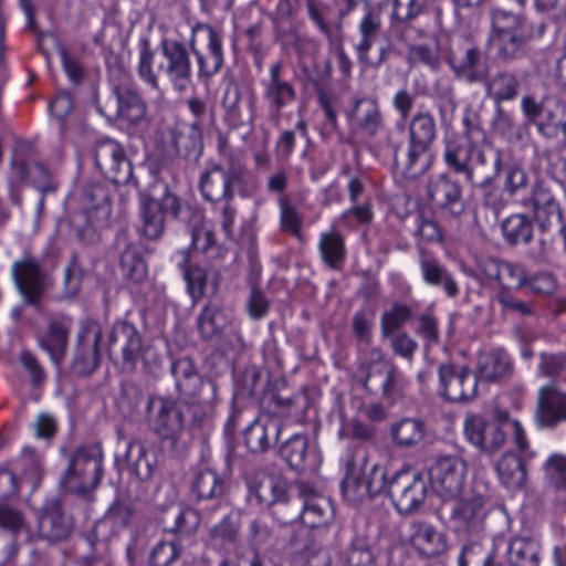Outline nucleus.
<instances>
[{
  "instance_id": "473e14b6",
  "label": "nucleus",
  "mask_w": 566,
  "mask_h": 566,
  "mask_svg": "<svg viewBox=\"0 0 566 566\" xmlns=\"http://www.w3.org/2000/svg\"><path fill=\"white\" fill-rule=\"evenodd\" d=\"M410 544L419 555L428 558L437 557L447 549L446 536L424 521L411 524Z\"/></svg>"
},
{
  "instance_id": "69168bd1",
  "label": "nucleus",
  "mask_w": 566,
  "mask_h": 566,
  "mask_svg": "<svg viewBox=\"0 0 566 566\" xmlns=\"http://www.w3.org/2000/svg\"><path fill=\"white\" fill-rule=\"evenodd\" d=\"M526 32V22L520 12L492 11V33Z\"/></svg>"
},
{
  "instance_id": "cd10ccee",
  "label": "nucleus",
  "mask_w": 566,
  "mask_h": 566,
  "mask_svg": "<svg viewBox=\"0 0 566 566\" xmlns=\"http://www.w3.org/2000/svg\"><path fill=\"white\" fill-rule=\"evenodd\" d=\"M38 527L42 538L54 543L69 537L73 530V522L63 511L59 500L53 499L42 507Z\"/></svg>"
},
{
  "instance_id": "ddd939ff",
  "label": "nucleus",
  "mask_w": 566,
  "mask_h": 566,
  "mask_svg": "<svg viewBox=\"0 0 566 566\" xmlns=\"http://www.w3.org/2000/svg\"><path fill=\"white\" fill-rule=\"evenodd\" d=\"M12 276L25 303L35 308L41 305L44 294L53 284L51 276L42 269L40 262L30 256L13 263Z\"/></svg>"
},
{
  "instance_id": "2f4dec72",
  "label": "nucleus",
  "mask_w": 566,
  "mask_h": 566,
  "mask_svg": "<svg viewBox=\"0 0 566 566\" xmlns=\"http://www.w3.org/2000/svg\"><path fill=\"white\" fill-rule=\"evenodd\" d=\"M356 130L368 137H375L384 125V116L379 103L371 97L357 98L353 109L347 114Z\"/></svg>"
},
{
  "instance_id": "6e6d98bb",
  "label": "nucleus",
  "mask_w": 566,
  "mask_h": 566,
  "mask_svg": "<svg viewBox=\"0 0 566 566\" xmlns=\"http://www.w3.org/2000/svg\"><path fill=\"white\" fill-rule=\"evenodd\" d=\"M307 450V437L295 433L280 446L279 454L292 469L298 471L304 469Z\"/></svg>"
},
{
  "instance_id": "09e8293b",
  "label": "nucleus",
  "mask_w": 566,
  "mask_h": 566,
  "mask_svg": "<svg viewBox=\"0 0 566 566\" xmlns=\"http://www.w3.org/2000/svg\"><path fill=\"white\" fill-rule=\"evenodd\" d=\"M81 201L83 210L97 213L98 219H109L112 201L108 188L103 184H87L82 190Z\"/></svg>"
},
{
  "instance_id": "c03bdc74",
  "label": "nucleus",
  "mask_w": 566,
  "mask_h": 566,
  "mask_svg": "<svg viewBox=\"0 0 566 566\" xmlns=\"http://www.w3.org/2000/svg\"><path fill=\"white\" fill-rule=\"evenodd\" d=\"M228 325V317L221 305L209 302L197 317V328L202 339L221 337Z\"/></svg>"
},
{
  "instance_id": "1a4fd4ad",
  "label": "nucleus",
  "mask_w": 566,
  "mask_h": 566,
  "mask_svg": "<svg viewBox=\"0 0 566 566\" xmlns=\"http://www.w3.org/2000/svg\"><path fill=\"white\" fill-rule=\"evenodd\" d=\"M263 99L268 104L269 120L279 127L282 109L296 99V88L286 78V66L281 60L271 64L268 76L262 81Z\"/></svg>"
},
{
  "instance_id": "2eb2a0df",
  "label": "nucleus",
  "mask_w": 566,
  "mask_h": 566,
  "mask_svg": "<svg viewBox=\"0 0 566 566\" xmlns=\"http://www.w3.org/2000/svg\"><path fill=\"white\" fill-rule=\"evenodd\" d=\"M103 328L99 322L86 317L80 323L73 369L82 376L92 375L101 365L99 343Z\"/></svg>"
},
{
  "instance_id": "6ab92c4d",
  "label": "nucleus",
  "mask_w": 566,
  "mask_h": 566,
  "mask_svg": "<svg viewBox=\"0 0 566 566\" xmlns=\"http://www.w3.org/2000/svg\"><path fill=\"white\" fill-rule=\"evenodd\" d=\"M160 50L165 63H161L159 69L166 74L176 91L185 92L192 77V64L188 49L179 41L164 39Z\"/></svg>"
},
{
  "instance_id": "f3484780",
  "label": "nucleus",
  "mask_w": 566,
  "mask_h": 566,
  "mask_svg": "<svg viewBox=\"0 0 566 566\" xmlns=\"http://www.w3.org/2000/svg\"><path fill=\"white\" fill-rule=\"evenodd\" d=\"M427 491L426 481L419 474L409 471L397 472L388 485L394 506L401 514L418 511L426 501Z\"/></svg>"
},
{
  "instance_id": "4c0bfd02",
  "label": "nucleus",
  "mask_w": 566,
  "mask_h": 566,
  "mask_svg": "<svg viewBox=\"0 0 566 566\" xmlns=\"http://www.w3.org/2000/svg\"><path fill=\"white\" fill-rule=\"evenodd\" d=\"M171 374L177 390L185 397L197 395L207 381H212L200 376L193 360L188 356L179 357L171 363Z\"/></svg>"
},
{
  "instance_id": "4468645a",
  "label": "nucleus",
  "mask_w": 566,
  "mask_h": 566,
  "mask_svg": "<svg viewBox=\"0 0 566 566\" xmlns=\"http://www.w3.org/2000/svg\"><path fill=\"white\" fill-rule=\"evenodd\" d=\"M439 392L451 402H469L478 396L479 377L462 365L444 363L438 368Z\"/></svg>"
},
{
  "instance_id": "bb28decb",
  "label": "nucleus",
  "mask_w": 566,
  "mask_h": 566,
  "mask_svg": "<svg viewBox=\"0 0 566 566\" xmlns=\"http://www.w3.org/2000/svg\"><path fill=\"white\" fill-rule=\"evenodd\" d=\"M300 496L302 497V511H298V517L311 528L326 525L334 516V509L331 501L315 492L305 483L297 485ZM298 507L300 505L296 504Z\"/></svg>"
},
{
  "instance_id": "bf43d9fd",
  "label": "nucleus",
  "mask_w": 566,
  "mask_h": 566,
  "mask_svg": "<svg viewBox=\"0 0 566 566\" xmlns=\"http://www.w3.org/2000/svg\"><path fill=\"white\" fill-rule=\"evenodd\" d=\"M473 144L474 142H449L443 154L446 165L454 172L467 177Z\"/></svg>"
},
{
  "instance_id": "dca6fc26",
  "label": "nucleus",
  "mask_w": 566,
  "mask_h": 566,
  "mask_svg": "<svg viewBox=\"0 0 566 566\" xmlns=\"http://www.w3.org/2000/svg\"><path fill=\"white\" fill-rule=\"evenodd\" d=\"M190 49L198 61L199 73L205 76L217 74L223 65V52L220 34L208 24L192 28Z\"/></svg>"
},
{
  "instance_id": "9d476101",
  "label": "nucleus",
  "mask_w": 566,
  "mask_h": 566,
  "mask_svg": "<svg viewBox=\"0 0 566 566\" xmlns=\"http://www.w3.org/2000/svg\"><path fill=\"white\" fill-rule=\"evenodd\" d=\"M467 474V462L458 455L440 457L429 470L432 489L443 503L465 493Z\"/></svg>"
},
{
  "instance_id": "7ed1b4c3",
  "label": "nucleus",
  "mask_w": 566,
  "mask_h": 566,
  "mask_svg": "<svg viewBox=\"0 0 566 566\" xmlns=\"http://www.w3.org/2000/svg\"><path fill=\"white\" fill-rule=\"evenodd\" d=\"M140 234L158 240L165 232L166 218L179 219L182 201L167 184H154L149 191L138 193Z\"/></svg>"
},
{
  "instance_id": "338daca9",
  "label": "nucleus",
  "mask_w": 566,
  "mask_h": 566,
  "mask_svg": "<svg viewBox=\"0 0 566 566\" xmlns=\"http://www.w3.org/2000/svg\"><path fill=\"white\" fill-rule=\"evenodd\" d=\"M184 552V545L179 538L163 541L151 551L149 557L150 566H170Z\"/></svg>"
},
{
  "instance_id": "4be33fe9",
  "label": "nucleus",
  "mask_w": 566,
  "mask_h": 566,
  "mask_svg": "<svg viewBox=\"0 0 566 566\" xmlns=\"http://www.w3.org/2000/svg\"><path fill=\"white\" fill-rule=\"evenodd\" d=\"M116 104L99 103L98 109L107 118H123L133 124L146 116V104L138 92L128 83L122 82L113 87Z\"/></svg>"
},
{
  "instance_id": "603ef678",
  "label": "nucleus",
  "mask_w": 566,
  "mask_h": 566,
  "mask_svg": "<svg viewBox=\"0 0 566 566\" xmlns=\"http://www.w3.org/2000/svg\"><path fill=\"white\" fill-rule=\"evenodd\" d=\"M217 392V384L214 381H207L197 395L188 396L193 399L189 408L192 421L196 424H202L213 416L218 399Z\"/></svg>"
},
{
  "instance_id": "e433bc0d",
  "label": "nucleus",
  "mask_w": 566,
  "mask_h": 566,
  "mask_svg": "<svg viewBox=\"0 0 566 566\" xmlns=\"http://www.w3.org/2000/svg\"><path fill=\"white\" fill-rule=\"evenodd\" d=\"M184 277L193 303H198L208 293L216 294L220 285L219 271L208 270L200 265H188L185 269Z\"/></svg>"
},
{
  "instance_id": "5701e85b",
  "label": "nucleus",
  "mask_w": 566,
  "mask_h": 566,
  "mask_svg": "<svg viewBox=\"0 0 566 566\" xmlns=\"http://www.w3.org/2000/svg\"><path fill=\"white\" fill-rule=\"evenodd\" d=\"M533 211L535 221L542 230L562 221V208L552 187L544 181L533 185L530 195L523 201Z\"/></svg>"
},
{
  "instance_id": "9b49d317",
  "label": "nucleus",
  "mask_w": 566,
  "mask_h": 566,
  "mask_svg": "<svg viewBox=\"0 0 566 566\" xmlns=\"http://www.w3.org/2000/svg\"><path fill=\"white\" fill-rule=\"evenodd\" d=\"M245 176L244 167L231 161L228 165H213L203 172L199 180L202 198L212 203L233 200L234 185L241 184Z\"/></svg>"
},
{
  "instance_id": "393cba45",
  "label": "nucleus",
  "mask_w": 566,
  "mask_h": 566,
  "mask_svg": "<svg viewBox=\"0 0 566 566\" xmlns=\"http://www.w3.org/2000/svg\"><path fill=\"white\" fill-rule=\"evenodd\" d=\"M463 428L467 439L485 452H494L505 442L506 434L503 428L479 415H468Z\"/></svg>"
},
{
  "instance_id": "3c124183",
  "label": "nucleus",
  "mask_w": 566,
  "mask_h": 566,
  "mask_svg": "<svg viewBox=\"0 0 566 566\" xmlns=\"http://www.w3.org/2000/svg\"><path fill=\"white\" fill-rule=\"evenodd\" d=\"M506 553L511 566H538L539 564V544L532 537L512 538Z\"/></svg>"
},
{
  "instance_id": "a878e982",
  "label": "nucleus",
  "mask_w": 566,
  "mask_h": 566,
  "mask_svg": "<svg viewBox=\"0 0 566 566\" xmlns=\"http://www.w3.org/2000/svg\"><path fill=\"white\" fill-rule=\"evenodd\" d=\"M282 430L280 418L262 415L245 429L244 443L250 452L264 453L279 441Z\"/></svg>"
},
{
  "instance_id": "a19ab883",
  "label": "nucleus",
  "mask_w": 566,
  "mask_h": 566,
  "mask_svg": "<svg viewBox=\"0 0 566 566\" xmlns=\"http://www.w3.org/2000/svg\"><path fill=\"white\" fill-rule=\"evenodd\" d=\"M483 83L485 84L486 95L492 98L496 105L515 99L521 87L518 76L506 70L496 72L493 76H489Z\"/></svg>"
},
{
  "instance_id": "72a5a7b5",
  "label": "nucleus",
  "mask_w": 566,
  "mask_h": 566,
  "mask_svg": "<svg viewBox=\"0 0 566 566\" xmlns=\"http://www.w3.org/2000/svg\"><path fill=\"white\" fill-rule=\"evenodd\" d=\"M418 255L423 281L428 285L442 287L449 297H455L459 293L458 284L439 260L420 245Z\"/></svg>"
},
{
  "instance_id": "864d4df0",
  "label": "nucleus",
  "mask_w": 566,
  "mask_h": 566,
  "mask_svg": "<svg viewBox=\"0 0 566 566\" xmlns=\"http://www.w3.org/2000/svg\"><path fill=\"white\" fill-rule=\"evenodd\" d=\"M528 40L526 32L492 33L491 41L496 48V56L505 62L516 60Z\"/></svg>"
},
{
  "instance_id": "aec40b11",
  "label": "nucleus",
  "mask_w": 566,
  "mask_h": 566,
  "mask_svg": "<svg viewBox=\"0 0 566 566\" xmlns=\"http://www.w3.org/2000/svg\"><path fill=\"white\" fill-rule=\"evenodd\" d=\"M501 168L500 149L494 147L486 136H482L480 142H474L465 180L471 185L479 181H495Z\"/></svg>"
},
{
  "instance_id": "423d86ee",
  "label": "nucleus",
  "mask_w": 566,
  "mask_h": 566,
  "mask_svg": "<svg viewBox=\"0 0 566 566\" xmlns=\"http://www.w3.org/2000/svg\"><path fill=\"white\" fill-rule=\"evenodd\" d=\"M442 511L448 514V523L458 535H474L483 530L486 510L481 494L465 492L444 502Z\"/></svg>"
},
{
  "instance_id": "c9c22d12",
  "label": "nucleus",
  "mask_w": 566,
  "mask_h": 566,
  "mask_svg": "<svg viewBox=\"0 0 566 566\" xmlns=\"http://www.w3.org/2000/svg\"><path fill=\"white\" fill-rule=\"evenodd\" d=\"M223 106L237 125L253 124L255 118V97L252 93H244L238 85H231L226 90Z\"/></svg>"
},
{
  "instance_id": "5fc2aeb1",
  "label": "nucleus",
  "mask_w": 566,
  "mask_h": 566,
  "mask_svg": "<svg viewBox=\"0 0 566 566\" xmlns=\"http://www.w3.org/2000/svg\"><path fill=\"white\" fill-rule=\"evenodd\" d=\"M191 490L198 500H213L223 494L224 484L214 470L200 469L195 474Z\"/></svg>"
},
{
  "instance_id": "8fccbe9b",
  "label": "nucleus",
  "mask_w": 566,
  "mask_h": 566,
  "mask_svg": "<svg viewBox=\"0 0 566 566\" xmlns=\"http://www.w3.org/2000/svg\"><path fill=\"white\" fill-rule=\"evenodd\" d=\"M318 249L324 263L333 270H339L346 259L344 237L335 229L321 234Z\"/></svg>"
},
{
  "instance_id": "412c9836",
  "label": "nucleus",
  "mask_w": 566,
  "mask_h": 566,
  "mask_svg": "<svg viewBox=\"0 0 566 566\" xmlns=\"http://www.w3.org/2000/svg\"><path fill=\"white\" fill-rule=\"evenodd\" d=\"M377 361L368 367L363 385L373 395H379L384 400L394 403L402 397V387L398 380L397 368L381 358L376 352Z\"/></svg>"
},
{
  "instance_id": "0e129e2a",
  "label": "nucleus",
  "mask_w": 566,
  "mask_h": 566,
  "mask_svg": "<svg viewBox=\"0 0 566 566\" xmlns=\"http://www.w3.org/2000/svg\"><path fill=\"white\" fill-rule=\"evenodd\" d=\"M345 563L347 566H374L376 557L371 552L368 541L364 536H355L346 553Z\"/></svg>"
},
{
  "instance_id": "a18cd8bd",
  "label": "nucleus",
  "mask_w": 566,
  "mask_h": 566,
  "mask_svg": "<svg viewBox=\"0 0 566 566\" xmlns=\"http://www.w3.org/2000/svg\"><path fill=\"white\" fill-rule=\"evenodd\" d=\"M70 329V319H55L49 324L46 334L40 339L41 348L46 350L55 363L65 354Z\"/></svg>"
},
{
  "instance_id": "c85d7f7f",
  "label": "nucleus",
  "mask_w": 566,
  "mask_h": 566,
  "mask_svg": "<svg viewBox=\"0 0 566 566\" xmlns=\"http://www.w3.org/2000/svg\"><path fill=\"white\" fill-rule=\"evenodd\" d=\"M123 464L126 471L142 482L149 481L158 467L156 453L146 442L132 439L127 443Z\"/></svg>"
},
{
  "instance_id": "6e6552de",
  "label": "nucleus",
  "mask_w": 566,
  "mask_h": 566,
  "mask_svg": "<svg viewBox=\"0 0 566 566\" xmlns=\"http://www.w3.org/2000/svg\"><path fill=\"white\" fill-rule=\"evenodd\" d=\"M94 163L101 174L116 185L136 184L133 163L122 144L113 138L96 142Z\"/></svg>"
},
{
  "instance_id": "052dcab7",
  "label": "nucleus",
  "mask_w": 566,
  "mask_h": 566,
  "mask_svg": "<svg viewBox=\"0 0 566 566\" xmlns=\"http://www.w3.org/2000/svg\"><path fill=\"white\" fill-rule=\"evenodd\" d=\"M544 481L555 491L566 492V455L554 453L543 465Z\"/></svg>"
},
{
  "instance_id": "13d9d810",
  "label": "nucleus",
  "mask_w": 566,
  "mask_h": 566,
  "mask_svg": "<svg viewBox=\"0 0 566 566\" xmlns=\"http://www.w3.org/2000/svg\"><path fill=\"white\" fill-rule=\"evenodd\" d=\"M120 269L123 275L133 282H140L146 277L147 264L144 261L137 244H126L125 249L120 253Z\"/></svg>"
},
{
  "instance_id": "b1692460",
  "label": "nucleus",
  "mask_w": 566,
  "mask_h": 566,
  "mask_svg": "<svg viewBox=\"0 0 566 566\" xmlns=\"http://www.w3.org/2000/svg\"><path fill=\"white\" fill-rule=\"evenodd\" d=\"M430 200L446 214L457 218L465 209L460 185L447 175L431 178L427 186Z\"/></svg>"
},
{
  "instance_id": "0eeeda50",
  "label": "nucleus",
  "mask_w": 566,
  "mask_h": 566,
  "mask_svg": "<svg viewBox=\"0 0 566 566\" xmlns=\"http://www.w3.org/2000/svg\"><path fill=\"white\" fill-rule=\"evenodd\" d=\"M147 415L150 429L161 440L172 446L178 442L184 431L185 416L176 399L165 396H151L147 401Z\"/></svg>"
},
{
  "instance_id": "f03ea898",
  "label": "nucleus",
  "mask_w": 566,
  "mask_h": 566,
  "mask_svg": "<svg viewBox=\"0 0 566 566\" xmlns=\"http://www.w3.org/2000/svg\"><path fill=\"white\" fill-rule=\"evenodd\" d=\"M104 452L101 443L77 447L60 478V486L67 493L86 496L101 484L104 474Z\"/></svg>"
},
{
  "instance_id": "49530a36",
  "label": "nucleus",
  "mask_w": 566,
  "mask_h": 566,
  "mask_svg": "<svg viewBox=\"0 0 566 566\" xmlns=\"http://www.w3.org/2000/svg\"><path fill=\"white\" fill-rule=\"evenodd\" d=\"M165 528L167 532L176 535L182 543V539L193 534L201 518L199 513L190 507H179L167 512L165 517Z\"/></svg>"
},
{
  "instance_id": "e2e57ef3",
  "label": "nucleus",
  "mask_w": 566,
  "mask_h": 566,
  "mask_svg": "<svg viewBox=\"0 0 566 566\" xmlns=\"http://www.w3.org/2000/svg\"><path fill=\"white\" fill-rule=\"evenodd\" d=\"M521 109L526 120L534 124L542 136L553 138L554 134L548 130V125L539 120L546 112L543 101H537L532 94L524 95L521 99Z\"/></svg>"
},
{
  "instance_id": "f704fd0d",
  "label": "nucleus",
  "mask_w": 566,
  "mask_h": 566,
  "mask_svg": "<svg viewBox=\"0 0 566 566\" xmlns=\"http://www.w3.org/2000/svg\"><path fill=\"white\" fill-rule=\"evenodd\" d=\"M107 220L98 219L97 213H92L90 210L74 211L67 218L70 234L82 245H95L102 239L99 229Z\"/></svg>"
},
{
  "instance_id": "a211bd4d",
  "label": "nucleus",
  "mask_w": 566,
  "mask_h": 566,
  "mask_svg": "<svg viewBox=\"0 0 566 566\" xmlns=\"http://www.w3.org/2000/svg\"><path fill=\"white\" fill-rule=\"evenodd\" d=\"M143 337L132 323L126 321L113 325L107 336V353L109 359H122L123 367L134 369L140 357Z\"/></svg>"
},
{
  "instance_id": "37998d69",
  "label": "nucleus",
  "mask_w": 566,
  "mask_h": 566,
  "mask_svg": "<svg viewBox=\"0 0 566 566\" xmlns=\"http://www.w3.org/2000/svg\"><path fill=\"white\" fill-rule=\"evenodd\" d=\"M380 8L366 6L365 14L359 23L360 41L355 45L360 63H368V54L381 31Z\"/></svg>"
},
{
  "instance_id": "7c9ffc66",
  "label": "nucleus",
  "mask_w": 566,
  "mask_h": 566,
  "mask_svg": "<svg viewBox=\"0 0 566 566\" xmlns=\"http://www.w3.org/2000/svg\"><path fill=\"white\" fill-rule=\"evenodd\" d=\"M31 182L42 195L54 192L57 188L51 172L40 163L25 160L17 155L12 163L11 182Z\"/></svg>"
},
{
  "instance_id": "79ce46f5",
  "label": "nucleus",
  "mask_w": 566,
  "mask_h": 566,
  "mask_svg": "<svg viewBox=\"0 0 566 566\" xmlns=\"http://www.w3.org/2000/svg\"><path fill=\"white\" fill-rule=\"evenodd\" d=\"M389 434L395 447L410 449L418 446L426 436V426L418 418H402L390 424Z\"/></svg>"
},
{
  "instance_id": "4d7b16f0",
  "label": "nucleus",
  "mask_w": 566,
  "mask_h": 566,
  "mask_svg": "<svg viewBox=\"0 0 566 566\" xmlns=\"http://www.w3.org/2000/svg\"><path fill=\"white\" fill-rule=\"evenodd\" d=\"M502 233L510 244L527 243L533 237V224L530 218L522 213L512 214L501 226Z\"/></svg>"
},
{
  "instance_id": "774afa93",
  "label": "nucleus",
  "mask_w": 566,
  "mask_h": 566,
  "mask_svg": "<svg viewBox=\"0 0 566 566\" xmlns=\"http://www.w3.org/2000/svg\"><path fill=\"white\" fill-rule=\"evenodd\" d=\"M136 515V507L129 499H116L109 506L105 514V518L117 528H125L129 526L134 516Z\"/></svg>"
},
{
  "instance_id": "f257e3e1",
  "label": "nucleus",
  "mask_w": 566,
  "mask_h": 566,
  "mask_svg": "<svg viewBox=\"0 0 566 566\" xmlns=\"http://www.w3.org/2000/svg\"><path fill=\"white\" fill-rule=\"evenodd\" d=\"M436 138L437 123L430 112H418L409 120L406 147L389 132L386 143L392 151L394 174L409 181L424 176L432 165L430 149Z\"/></svg>"
},
{
  "instance_id": "ea45409f",
  "label": "nucleus",
  "mask_w": 566,
  "mask_h": 566,
  "mask_svg": "<svg viewBox=\"0 0 566 566\" xmlns=\"http://www.w3.org/2000/svg\"><path fill=\"white\" fill-rule=\"evenodd\" d=\"M513 373V363L504 349L497 348L479 357V377L489 382L501 381Z\"/></svg>"
},
{
  "instance_id": "58836bf2",
  "label": "nucleus",
  "mask_w": 566,
  "mask_h": 566,
  "mask_svg": "<svg viewBox=\"0 0 566 566\" xmlns=\"http://www.w3.org/2000/svg\"><path fill=\"white\" fill-rule=\"evenodd\" d=\"M177 153L187 160L197 161L203 151L202 129L197 124H180L172 132Z\"/></svg>"
},
{
  "instance_id": "20e7f679",
  "label": "nucleus",
  "mask_w": 566,
  "mask_h": 566,
  "mask_svg": "<svg viewBox=\"0 0 566 566\" xmlns=\"http://www.w3.org/2000/svg\"><path fill=\"white\" fill-rule=\"evenodd\" d=\"M250 494L268 506L282 525L291 524L298 516V506H291L286 482L266 472H258L249 480Z\"/></svg>"
},
{
  "instance_id": "680f3d73",
  "label": "nucleus",
  "mask_w": 566,
  "mask_h": 566,
  "mask_svg": "<svg viewBox=\"0 0 566 566\" xmlns=\"http://www.w3.org/2000/svg\"><path fill=\"white\" fill-rule=\"evenodd\" d=\"M496 301L503 315L525 317L534 314V302L520 298L510 289H501L496 294Z\"/></svg>"
},
{
  "instance_id": "f8f14e48",
  "label": "nucleus",
  "mask_w": 566,
  "mask_h": 566,
  "mask_svg": "<svg viewBox=\"0 0 566 566\" xmlns=\"http://www.w3.org/2000/svg\"><path fill=\"white\" fill-rule=\"evenodd\" d=\"M447 63L457 78L469 84L485 82L490 75L488 56L469 41L451 46Z\"/></svg>"
},
{
  "instance_id": "c756f323",
  "label": "nucleus",
  "mask_w": 566,
  "mask_h": 566,
  "mask_svg": "<svg viewBox=\"0 0 566 566\" xmlns=\"http://www.w3.org/2000/svg\"><path fill=\"white\" fill-rule=\"evenodd\" d=\"M536 419L542 427L553 428L566 422V392L555 384L538 391Z\"/></svg>"
},
{
  "instance_id": "39448f33",
  "label": "nucleus",
  "mask_w": 566,
  "mask_h": 566,
  "mask_svg": "<svg viewBox=\"0 0 566 566\" xmlns=\"http://www.w3.org/2000/svg\"><path fill=\"white\" fill-rule=\"evenodd\" d=\"M389 482L384 468L373 464L367 468L365 453H356L353 463L348 464V472L342 488L346 496L361 501L380 494L388 490Z\"/></svg>"
},
{
  "instance_id": "de8ad7c7",
  "label": "nucleus",
  "mask_w": 566,
  "mask_h": 566,
  "mask_svg": "<svg viewBox=\"0 0 566 566\" xmlns=\"http://www.w3.org/2000/svg\"><path fill=\"white\" fill-rule=\"evenodd\" d=\"M495 470L500 481L511 489L525 484L527 472L522 458L513 452L504 453L496 462Z\"/></svg>"
}]
</instances>
